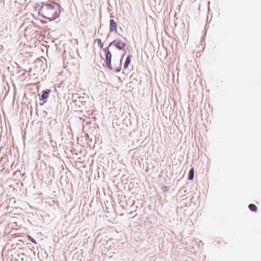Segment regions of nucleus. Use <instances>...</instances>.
<instances>
[{"instance_id":"nucleus-1","label":"nucleus","mask_w":261,"mask_h":261,"mask_svg":"<svg viewBox=\"0 0 261 261\" xmlns=\"http://www.w3.org/2000/svg\"><path fill=\"white\" fill-rule=\"evenodd\" d=\"M60 11L59 5L52 1L43 3L40 9V12L43 17L50 20H54L57 18Z\"/></svg>"},{"instance_id":"nucleus-2","label":"nucleus","mask_w":261,"mask_h":261,"mask_svg":"<svg viewBox=\"0 0 261 261\" xmlns=\"http://www.w3.org/2000/svg\"><path fill=\"white\" fill-rule=\"evenodd\" d=\"M112 45L115 46L119 49H123L126 46V44L121 40L116 39L109 44V47Z\"/></svg>"},{"instance_id":"nucleus-3","label":"nucleus","mask_w":261,"mask_h":261,"mask_svg":"<svg viewBox=\"0 0 261 261\" xmlns=\"http://www.w3.org/2000/svg\"><path fill=\"white\" fill-rule=\"evenodd\" d=\"M108 48H105V49H103V50L106 53V61H107L108 66L109 68L111 69L112 67H111V62L112 54L110 51L107 50Z\"/></svg>"},{"instance_id":"nucleus-4","label":"nucleus","mask_w":261,"mask_h":261,"mask_svg":"<svg viewBox=\"0 0 261 261\" xmlns=\"http://www.w3.org/2000/svg\"><path fill=\"white\" fill-rule=\"evenodd\" d=\"M110 30L111 32H117V24L113 19H110Z\"/></svg>"},{"instance_id":"nucleus-5","label":"nucleus","mask_w":261,"mask_h":261,"mask_svg":"<svg viewBox=\"0 0 261 261\" xmlns=\"http://www.w3.org/2000/svg\"><path fill=\"white\" fill-rule=\"evenodd\" d=\"M42 95L41 96V97L40 98V100H44V99H47L48 96H49V93H50V90H48V91H42Z\"/></svg>"},{"instance_id":"nucleus-6","label":"nucleus","mask_w":261,"mask_h":261,"mask_svg":"<svg viewBox=\"0 0 261 261\" xmlns=\"http://www.w3.org/2000/svg\"><path fill=\"white\" fill-rule=\"evenodd\" d=\"M130 60H131L130 57L129 56H128L126 58V61H125V64L124 65V69L127 68V67L130 64Z\"/></svg>"},{"instance_id":"nucleus-7","label":"nucleus","mask_w":261,"mask_h":261,"mask_svg":"<svg viewBox=\"0 0 261 261\" xmlns=\"http://www.w3.org/2000/svg\"><path fill=\"white\" fill-rule=\"evenodd\" d=\"M194 170L193 168H192L189 172V179L192 180L194 177Z\"/></svg>"},{"instance_id":"nucleus-8","label":"nucleus","mask_w":261,"mask_h":261,"mask_svg":"<svg viewBox=\"0 0 261 261\" xmlns=\"http://www.w3.org/2000/svg\"><path fill=\"white\" fill-rule=\"evenodd\" d=\"M249 209L253 212H255L257 210V207L254 204H250L249 205Z\"/></svg>"},{"instance_id":"nucleus-9","label":"nucleus","mask_w":261,"mask_h":261,"mask_svg":"<svg viewBox=\"0 0 261 261\" xmlns=\"http://www.w3.org/2000/svg\"><path fill=\"white\" fill-rule=\"evenodd\" d=\"M97 42V44H98V46L100 47V48H102L103 46V43H102L101 42V40L100 39H97L96 40V41Z\"/></svg>"},{"instance_id":"nucleus-10","label":"nucleus","mask_w":261,"mask_h":261,"mask_svg":"<svg viewBox=\"0 0 261 261\" xmlns=\"http://www.w3.org/2000/svg\"><path fill=\"white\" fill-rule=\"evenodd\" d=\"M28 239H29V240L31 241L34 244L37 243L36 241L31 236H28Z\"/></svg>"}]
</instances>
